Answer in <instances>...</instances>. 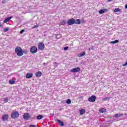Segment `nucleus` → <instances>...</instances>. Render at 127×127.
<instances>
[{
	"label": "nucleus",
	"mask_w": 127,
	"mask_h": 127,
	"mask_svg": "<svg viewBox=\"0 0 127 127\" xmlns=\"http://www.w3.org/2000/svg\"><path fill=\"white\" fill-rule=\"evenodd\" d=\"M119 42L120 41L119 40H117L114 41H111L110 43H111L112 44H116V43H119Z\"/></svg>",
	"instance_id": "aec40b11"
},
{
	"label": "nucleus",
	"mask_w": 127,
	"mask_h": 127,
	"mask_svg": "<svg viewBox=\"0 0 127 127\" xmlns=\"http://www.w3.org/2000/svg\"><path fill=\"white\" fill-rule=\"evenodd\" d=\"M9 30V29L8 28V27H6L3 29V31L4 32H6L7 31H8Z\"/></svg>",
	"instance_id": "a878e982"
},
{
	"label": "nucleus",
	"mask_w": 127,
	"mask_h": 127,
	"mask_svg": "<svg viewBox=\"0 0 127 127\" xmlns=\"http://www.w3.org/2000/svg\"><path fill=\"white\" fill-rule=\"evenodd\" d=\"M96 99L97 97L96 96L92 95L88 98V101L90 102V103H94V102H95Z\"/></svg>",
	"instance_id": "39448f33"
},
{
	"label": "nucleus",
	"mask_w": 127,
	"mask_h": 127,
	"mask_svg": "<svg viewBox=\"0 0 127 127\" xmlns=\"http://www.w3.org/2000/svg\"><path fill=\"white\" fill-rule=\"evenodd\" d=\"M15 53L17 54V56L20 57L23 55V53H27V51L22 50V48L20 47H16L15 49Z\"/></svg>",
	"instance_id": "f03ea898"
},
{
	"label": "nucleus",
	"mask_w": 127,
	"mask_h": 127,
	"mask_svg": "<svg viewBox=\"0 0 127 127\" xmlns=\"http://www.w3.org/2000/svg\"><path fill=\"white\" fill-rule=\"evenodd\" d=\"M127 62H126V64H122V66H127Z\"/></svg>",
	"instance_id": "473e14b6"
},
{
	"label": "nucleus",
	"mask_w": 127,
	"mask_h": 127,
	"mask_svg": "<svg viewBox=\"0 0 127 127\" xmlns=\"http://www.w3.org/2000/svg\"><path fill=\"white\" fill-rule=\"evenodd\" d=\"M33 76V73H27L26 75V79H30V78H32Z\"/></svg>",
	"instance_id": "f8f14e48"
},
{
	"label": "nucleus",
	"mask_w": 127,
	"mask_h": 127,
	"mask_svg": "<svg viewBox=\"0 0 127 127\" xmlns=\"http://www.w3.org/2000/svg\"><path fill=\"white\" fill-rule=\"evenodd\" d=\"M24 31H25L24 29H22V30L20 31V33L21 34H22V33H24Z\"/></svg>",
	"instance_id": "2f4dec72"
},
{
	"label": "nucleus",
	"mask_w": 127,
	"mask_h": 127,
	"mask_svg": "<svg viewBox=\"0 0 127 127\" xmlns=\"http://www.w3.org/2000/svg\"><path fill=\"white\" fill-rule=\"evenodd\" d=\"M19 117V113L18 111H13L11 113V118L12 119H17V118Z\"/></svg>",
	"instance_id": "7ed1b4c3"
},
{
	"label": "nucleus",
	"mask_w": 127,
	"mask_h": 127,
	"mask_svg": "<svg viewBox=\"0 0 127 127\" xmlns=\"http://www.w3.org/2000/svg\"><path fill=\"white\" fill-rule=\"evenodd\" d=\"M29 127H37V126L36 125H31L29 126Z\"/></svg>",
	"instance_id": "7c9ffc66"
},
{
	"label": "nucleus",
	"mask_w": 127,
	"mask_h": 127,
	"mask_svg": "<svg viewBox=\"0 0 127 127\" xmlns=\"http://www.w3.org/2000/svg\"><path fill=\"white\" fill-rule=\"evenodd\" d=\"M79 112L80 116H83L86 113V110L85 109H81L79 110Z\"/></svg>",
	"instance_id": "4468645a"
},
{
	"label": "nucleus",
	"mask_w": 127,
	"mask_h": 127,
	"mask_svg": "<svg viewBox=\"0 0 127 127\" xmlns=\"http://www.w3.org/2000/svg\"><path fill=\"white\" fill-rule=\"evenodd\" d=\"M121 11V9L117 8H115L114 9V12H119Z\"/></svg>",
	"instance_id": "412c9836"
},
{
	"label": "nucleus",
	"mask_w": 127,
	"mask_h": 127,
	"mask_svg": "<svg viewBox=\"0 0 127 127\" xmlns=\"http://www.w3.org/2000/svg\"><path fill=\"white\" fill-rule=\"evenodd\" d=\"M38 26H39V25H35L33 27H32V29H34V28H37V27H38Z\"/></svg>",
	"instance_id": "cd10ccee"
},
{
	"label": "nucleus",
	"mask_w": 127,
	"mask_h": 127,
	"mask_svg": "<svg viewBox=\"0 0 127 127\" xmlns=\"http://www.w3.org/2000/svg\"><path fill=\"white\" fill-rule=\"evenodd\" d=\"M125 8H127V4L125 5Z\"/></svg>",
	"instance_id": "f704fd0d"
},
{
	"label": "nucleus",
	"mask_w": 127,
	"mask_h": 127,
	"mask_svg": "<svg viewBox=\"0 0 127 127\" xmlns=\"http://www.w3.org/2000/svg\"><path fill=\"white\" fill-rule=\"evenodd\" d=\"M107 11H108L107 9H100L99 11V13H100V14H103V13H105V12Z\"/></svg>",
	"instance_id": "9b49d317"
},
{
	"label": "nucleus",
	"mask_w": 127,
	"mask_h": 127,
	"mask_svg": "<svg viewBox=\"0 0 127 127\" xmlns=\"http://www.w3.org/2000/svg\"><path fill=\"white\" fill-rule=\"evenodd\" d=\"M9 84H10L11 85H13V84H14V80H10L9 81Z\"/></svg>",
	"instance_id": "393cba45"
},
{
	"label": "nucleus",
	"mask_w": 127,
	"mask_h": 127,
	"mask_svg": "<svg viewBox=\"0 0 127 127\" xmlns=\"http://www.w3.org/2000/svg\"><path fill=\"white\" fill-rule=\"evenodd\" d=\"M112 0H108V1H112Z\"/></svg>",
	"instance_id": "c9c22d12"
},
{
	"label": "nucleus",
	"mask_w": 127,
	"mask_h": 127,
	"mask_svg": "<svg viewBox=\"0 0 127 127\" xmlns=\"http://www.w3.org/2000/svg\"><path fill=\"white\" fill-rule=\"evenodd\" d=\"M81 71V68L80 67H75L70 70L71 73H77V72H80Z\"/></svg>",
	"instance_id": "0eeeda50"
},
{
	"label": "nucleus",
	"mask_w": 127,
	"mask_h": 127,
	"mask_svg": "<svg viewBox=\"0 0 127 127\" xmlns=\"http://www.w3.org/2000/svg\"><path fill=\"white\" fill-rule=\"evenodd\" d=\"M42 75V72L41 71H38L35 73V76L37 77H40Z\"/></svg>",
	"instance_id": "9d476101"
},
{
	"label": "nucleus",
	"mask_w": 127,
	"mask_h": 127,
	"mask_svg": "<svg viewBox=\"0 0 127 127\" xmlns=\"http://www.w3.org/2000/svg\"><path fill=\"white\" fill-rule=\"evenodd\" d=\"M30 52L32 54H35L37 52V48L35 46H32L30 49Z\"/></svg>",
	"instance_id": "423d86ee"
},
{
	"label": "nucleus",
	"mask_w": 127,
	"mask_h": 127,
	"mask_svg": "<svg viewBox=\"0 0 127 127\" xmlns=\"http://www.w3.org/2000/svg\"><path fill=\"white\" fill-rule=\"evenodd\" d=\"M12 17H7L4 21V23H6V22H8L11 19Z\"/></svg>",
	"instance_id": "2eb2a0df"
},
{
	"label": "nucleus",
	"mask_w": 127,
	"mask_h": 127,
	"mask_svg": "<svg viewBox=\"0 0 127 127\" xmlns=\"http://www.w3.org/2000/svg\"><path fill=\"white\" fill-rule=\"evenodd\" d=\"M85 55H86V53L85 52H83L80 54L78 57H79V58L83 57V56H85Z\"/></svg>",
	"instance_id": "6ab92c4d"
},
{
	"label": "nucleus",
	"mask_w": 127,
	"mask_h": 127,
	"mask_svg": "<svg viewBox=\"0 0 127 127\" xmlns=\"http://www.w3.org/2000/svg\"><path fill=\"white\" fill-rule=\"evenodd\" d=\"M23 117L24 120H29V119H30V115L28 113H25L23 115Z\"/></svg>",
	"instance_id": "6e6552de"
},
{
	"label": "nucleus",
	"mask_w": 127,
	"mask_h": 127,
	"mask_svg": "<svg viewBox=\"0 0 127 127\" xmlns=\"http://www.w3.org/2000/svg\"><path fill=\"white\" fill-rule=\"evenodd\" d=\"M44 118V116L43 115H38L37 116V120H42Z\"/></svg>",
	"instance_id": "a211bd4d"
},
{
	"label": "nucleus",
	"mask_w": 127,
	"mask_h": 127,
	"mask_svg": "<svg viewBox=\"0 0 127 127\" xmlns=\"http://www.w3.org/2000/svg\"><path fill=\"white\" fill-rule=\"evenodd\" d=\"M1 120H2L3 122H5V121H7V120H8V115H7V114L4 115L2 117Z\"/></svg>",
	"instance_id": "1a4fd4ad"
},
{
	"label": "nucleus",
	"mask_w": 127,
	"mask_h": 127,
	"mask_svg": "<svg viewBox=\"0 0 127 127\" xmlns=\"http://www.w3.org/2000/svg\"><path fill=\"white\" fill-rule=\"evenodd\" d=\"M66 104H67V105H70V104H71V100L67 99L66 100Z\"/></svg>",
	"instance_id": "5701e85b"
},
{
	"label": "nucleus",
	"mask_w": 127,
	"mask_h": 127,
	"mask_svg": "<svg viewBox=\"0 0 127 127\" xmlns=\"http://www.w3.org/2000/svg\"><path fill=\"white\" fill-rule=\"evenodd\" d=\"M56 122H58L59 123V125L61 126V127H63L64 126V123L62 122V121H60V120L57 119L56 120Z\"/></svg>",
	"instance_id": "ddd939ff"
},
{
	"label": "nucleus",
	"mask_w": 127,
	"mask_h": 127,
	"mask_svg": "<svg viewBox=\"0 0 127 127\" xmlns=\"http://www.w3.org/2000/svg\"><path fill=\"white\" fill-rule=\"evenodd\" d=\"M44 48H45V45H44V43L42 42H39L38 45V49L39 50L42 51V50H44Z\"/></svg>",
	"instance_id": "20e7f679"
},
{
	"label": "nucleus",
	"mask_w": 127,
	"mask_h": 127,
	"mask_svg": "<svg viewBox=\"0 0 127 127\" xmlns=\"http://www.w3.org/2000/svg\"><path fill=\"white\" fill-rule=\"evenodd\" d=\"M7 102H8V98H5L4 99V103H7Z\"/></svg>",
	"instance_id": "bb28decb"
},
{
	"label": "nucleus",
	"mask_w": 127,
	"mask_h": 127,
	"mask_svg": "<svg viewBox=\"0 0 127 127\" xmlns=\"http://www.w3.org/2000/svg\"><path fill=\"white\" fill-rule=\"evenodd\" d=\"M4 3H6V0H3L2 1V4H4Z\"/></svg>",
	"instance_id": "c85d7f7f"
},
{
	"label": "nucleus",
	"mask_w": 127,
	"mask_h": 127,
	"mask_svg": "<svg viewBox=\"0 0 127 127\" xmlns=\"http://www.w3.org/2000/svg\"><path fill=\"white\" fill-rule=\"evenodd\" d=\"M66 24V22L65 20H63L62 22H61V25H65Z\"/></svg>",
	"instance_id": "b1692460"
},
{
	"label": "nucleus",
	"mask_w": 127,
	"mask_h": 127,
	"mask_svg": "<svg viewBox=\"0 0 127 127\" xmlns=\"http://www.w3.org/2000/svg\"><path fill=\"white\" fill-rule=\"evenodd\" d=\"M69 48L68 47H65L64 48V51H66V50H67Z\"/></svg>",
	"instance_id": "c756f323"
},
{
	"label": "nucleus",
	"mask_w": 127,
	"mask_h": 127,
	"mask_svg": "<svg viewBox=\"0 0 127 127\" xmlns=\"http://www.w3.org/2000/svg\"><path fill=\"white\" fill-rule=\"evenodd\" d=\"M124 116V114H115L114 115L115 118H120L121 117H123Z\"/></svg>",
	"instance_id": "f3484780"
},
{
	"label": "nucleus",
	"mask_w": 127,
	"mask_h": 127,
	"mask_svg": "<svg viewBox=\"0 0 127 127\" xmlns=\"http://www.w3.org/2000/svg\"><path fill=\"white\" fill-rule=\"evenodd\" d=\"M100 114H104L107 112V110L105 108H102L99 110Z\"/></svg>",
	"instance_id": "dca6fc26"
},
{
	"label": "nucleus",
	"mask_w": 127,
	"mask_h": 127,
	"mask_svg": "<svg viewBox=\"0 0 127 127\" xmlns=\"http://www.w3.org/2000/svg\"><path fill=\"white\" fill-rule=\"evenodd\" d=\"M111 99V97H106L103 99V101H109Z\"/></svg>",
	"instance_id": "4be33fe9"
},
{
	"label": "nucleus",
	"mask_w": 127,
	"mask_h": 127,
	"mask_svg": "<svg viewBox=\"0 0 127 127\" xmlns=\"http://www.w3.org/2000/svg\"><path fill=\"white\" fill-rule=\"evenodd\" d=\"M1 26H2V24H1V23H0V27H1Z\"/></svg>",
	"instance_id": "72a5a7b5"
},
{
	"label": "nucleus",
	"mask_w": 127,
	"mask_h": 127,
	"mask_svg": "<svg viewBox=\"0 0 127 127\" xmlns=\"http://www.w3.org/2000/svg\"><path fill=\"white\" fill-rule=\"evenodd\" d=\"M82 21L80 19H75L74 18L69 19L67 23L68 25H73V24H81Z\"/></svg>",
	"instance_id": "f257e3e1"
}]
</instances>
